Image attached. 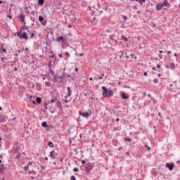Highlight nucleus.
Wrapping results in <instances>:
<instances>
[{
  "label": "nucleus",
  "mask_w": 180,
  "mask_h": 180,
  "mask_svg": "<svg viewBox=\"0 0 180 180\" xmlns=\"http://www.w3.org/2000/svg\"><path fill=\"white\" fill-rule=\"evenodd\" d=\"M3 122H5V117L0 115V123H3Z\"/></svg>",
  "instance_id": "nucleus-19"
},
{
  "label": "nucleus",
  "mask_w": 180,
  "mask_h": 180,
  "mask_svg": "<svg viewBox=\"0 0 180 180\" xmlns=\"http://www.w3.org/2000/svg\"><path fill=\"white\" fill-rule=\"evenodd\" d=\"M146 148H148V150L150 151L151 150V148L148 146V145H145Z\"/></svg>",
  "instance_id": "nucleus-37"
},
{
  "label": "nucleus",
  "mask_w": 180,
  "mask_h": 180,
  "mask_svg": "<svg viewBox=\"0 0 180 180\" xmlns=\"http://www.w3.org/2000/svg\"><path fill=\"white\" fill-rule=\"evenodd\" d=\"M93 79H94V78H92V77L89 78V81H92Z\"/></svg>",
  "instance_id": "nucleus-64"
},
{
  "label": "nucleus",
  "mask_w": 180,
  "mask_h": 180,
  "mask_svg": "<svg viewBox=\"0 0 180 180\" xmlns=\"http://www.w3.org/2000/svg\"><path fill=\"white\" fill-rule=\"evenodd\" d=\"M2 51H4V53H5V54H6V49H2Z\"/></svg>",
  "instance_id": "nucleus-46"
},
{
  "label": "nucleus",
  "mask_w": 180,
  "mask_h": 180,
  "mask_svg": "<svg viewBox=\"0 0 180 180\" xmlns=\"http://www.w3.org/2000/svg\"><path fill=\"white\" fill-rule=\"evenodd\" d=\"M93 168H94V165H92V163H88L86 165V169H85L86 174H89V172L92 171Z\"/></svg>",
  "instance_id": "nucleus-3"
},
{
  "label": "nucleus",
  "mask_w": 180,
  "mask_h": 180,
  "mask_svg": "<svg viewBox=\"0 0 180 180\" xmlns=\"http://www.w3.org/2000/svg\"><path fill=\"white\" fill-rule=\"evenodd\" d=\"M4 2H5V1L0 0V5H2V4H4Z\"/></svg>",
  "instance_id": "nucleus-54"
},
{
  "label": "nucleus",
  "mask_w": 180,
  "mask_h": 180,
  "mask_svg": "<svg viewBox=\"0 0 180 180\" xmlns=\"http://www.w3.org/2000/svg\"><path fill=\"white\" fill-rule=\"evenodd\" d=\"M30 37H31V39H33V37H34V33H32Z\"/></svg>",
  "instance_id": "nucleus-44"
},
{
  "label": "nucleus",
  "mask_w": 180,
  "mask_h": 180,
  "mask_svg": "<svg viewBox=\"0 0 180 180\" xmlns=\"http://www.w3.org/2000/svg\"><path fill=\"white\" fill-rule=\"evenodd\" d=\"M20 39H24L25 40H27L29 37H27V33L23 32L21 35Z\"/></svg>",
  "instance_id": "nucleus-12"
},
{
  "label": "nucleus",
  "mask_w": 180,
  "mask_h": 180,
  "mask_svg": "<svg viewBox=\"0 0 180 180\" xmlns=\"http://www.w3.org/2000/svg\"><path fill=\"white\" fill-rule=\"evenodd\" d=\"M54 81H56V82H59L60 84H61L63 82V79H64V76H54L53 78Z\"/></svg>",
  "instance_id": "nucleus-4"
},
{
  "label": "nucleus",
  "mask_w": 180,
  "mask_h": 180,
  "mask_svg": "<svg viewBox=\"0 0 180 180\" xmlns=\"http://www.w3.org/2000/svg\"><path fill=\"white\" fill-rule=\"evenodd\" d=\"M125 141H129V142H131V139L125 138Z\"/></svg>",
  "instance_id": "nucleus-40"
},
{
  "label": "nucleus",
  "mask_w": 180,
  "mask_h": 180,
  "mask_svg": "<svg viewBox=\"0 0 180 180\" xmlns=\"http://www.w3.org/2000/svg\"><path fill=\"white\" fill-rule=\"evenodd\" d=\"M153 82L154 84H158V79H154Z\"/></svg>",
  "instance_id": "nucleus-35"
},
{
  "label": "nucleus",
  "mask_w": 180,
  "mask_h": 180,
  "mask_svg": "<svg viewBox=\"0 0 180 180\" xmlns=\"http://www.w3.org/2000/svg\"><path fill=\"white\" fill-rule=\"evenodd\" d=\"M44 108H45L46 110H47V109H48L47 106H49V103H44Z\"/></svg>",
  "instance_id": "nucleus-34"
},
{
  "label": "nucleus",
  "mask_w": 180,
  "mask_h": 180,
  "mask_svg": "<svg viewBox=\"0 0 180 180\" xmlns=\"http://www.w3.org/2000/svg\"><path fill=\"white\" fill-rule=\"evenodd\" d=\"M74 172H78V167H75L73 169Z\"/></svg>",
  "instance_id": "nucleus-38"
},
{
  "label": "nucleus",
  "mask_w": 180,
  "mask_h": 180,
  "mask_svg": "<svg viewBox=\"0 0 180 180\" xmlns=\"http://www.w3.org/2000/svg\"><path fill=\"white\" fill-rule=\"evenodd\" d=\"M159 53H160V54H162V53H164V51H159Z\"/></svg>",
  "instance_id": "nucleus-59"
},
{
  "label": "nucleus",
  "mask_w": 180,
  "mask_h": 180,
  "mask_svg": "<svg viewBox=\"0 0 180 180\" xmlns=\"http://www.w3.org/2000/svg\"><path fill=\"white\" fill-rule=\"evenodd\" d=\"M132 8H133L134 9H135V10H137V9H138L137 6H133Z\"/></svg>",
  "instance_id": "nucleus-49"
},
{
  "label": "nucleus",
  "mask_w": 180,
  "mask_h": 180,
  "mask_svg": "<svg viewBox=\"0 0 180 180\" xmlns=\"http://www.w3.org/2000/svg\"><path fill=\"white\" fill-rule=\"evenodd\" d=\"M70 179L71 180H77V179L75 178V176H74V175L70 176Z\"/></svg>",
  "instance_id": "nucleus-33"
},
{
  "label": "nucleus",
  "mask_w": 180,
  "mask_h": 180,
  "mask_svg": "<svg viewBox=\"0 0 180 180\" xmlns=\"http://www.w3.org/2000/svg\"><path fill=\"white\" fill-rule=\"evenodd\" d=\"M166 168H169V171H172L174 169V163H166Z\"/></svg>",
  "instance_id": "nucleus-7"
},
{
  "label": "nucleus",
  "mask_w": 180,
  "mask_h": 180,
  "mask_svg": "<svg viewBox=\"0 0 180 180\" xmlns=\"http://www.w3.org/2000/svg\"><path fill=\"white\" fill-rule=\"evenodd\" d=\"M44 4V0H38V5L43 6Z\"/></svg>",
  "instance_id": "nucleus-18"
},
{
  "label": "nucleus",
  "mask_w": 180,
  "mask_h": 180,
  "mask_svg": "<svg viewBox=\"0 0 180 180\" xmlns=\"http://www.w3.org/2000/svg\"><path fill=\"white\" fill-rule=\"evenodd\" d=\"M102 89H103V98H109L110 96H113L114 93L112 90L107 89L106 86H102Z\"/></svg>",
  "instance_id": "nucleus-1"
},
{
  "label": "nucleus",
  "mask_w": 180,
  "mask_h": 180,
  "mask_svg": "<svg viewBox=\"0 0 180 180\" xmlns=\"http://www.w3.org/2000/svg\"><path fill=\"white\" fill-rule=\"evenodd\" d=\"M64 102H65V103H68L69 101H68V100L66 99L64 101Z\"/></svg>",
  "instance_id": "nucleus-55"
},
{
  "label": "nucleus",
  "mask_w": 180,
  "mask_h": 180,
  "mask_svg": "<svg viewBox=\"0 0 180 180\" xmlns=\"http://www.w3.org/2000/svg\"><path fill=\"white\" fill-rule=\"evenodd\" d=\"M39 22H42L43 20H44V18H43V16H41V15H39Z\"/></svg>",
  "instance_id": "nucleus-24"
},
{
  "label": "nucleus",
  "mask_w": 180,
  "mask_h": 180,
  "mask_svg": "<svg viewBox=\"0 0 180 180\" xmlns=\"http://www.w3.org/2000/svg\"><path fill=\"white\" fill-rule=\"evenodd\" d=\"M166 68H170V70H175V65L173 63H172L169 65H167Z\"/></svg>",
  "instance_id": "nucleus-10"
},
{
  "label": "nucleus",
  "mask_w": 180,
  "mask_h": 180,
  "mask_svg": "<svg viewBox=\"0 0 180 180\" xmlns=\"http://www.w3.org/2000/svg\"><path fill=\"white\" fill-rule=\"evenodd\" d=\"M174 57H176V56H178V54H177L176 53H175L174 54Z\"/></svg>",
  "instance_id": "nucleus-63"
},
{
  "label": "nucleus",
  "mask_w": 180,
  "mask_h": 180,
  "mask_svg": "<svg viewBox=\"0 0 180 180\" xmlns=\"http://www.w3.org/2000/svg\"><path fill=\"white\" fill-rule=\"evenodd\" d=\"M49 72H50V74L53 76V78H54V77L56 76V73L53 72V70H49Z\"/></svg>",
  "instance_id": "nucleus-22"
},
{
  "label": "nucleus",
  "mask_w": 180,
  "mask_h": 180,
  "mask_svg": "<svg viewBox=\"0 0 180 180\" xmlns=\"http://www.w3.org/2000/svg\"><path fill=\"white\" fill-rule=\"evenodd\" d=\"M29 165H33V162H28V167H29Z\"/></svg>",
  "instance_id": "nucleus-43"
},
{
  "label": "nucleus",
  "mask_w": 180,
  "mask_h": 180,
  "mask_svg": "<svg viewBox=\"0 0 180 180\" xmlns=\"http://www.w3.org/2000/svg\"><path fill=\"white\" fill-rule=\"evenodd\" d=\"M48 146H49V147H50L51 148H54V143H53L52 141H49V142L48 143Z\"/></svg>",
  "instance_id": "nucleus-17"
},
{
  "label": "nucleus",
  "mask_w": 180,
  "mask_h": 180,
  "mask_svg": "<svg viewBox=\"0 0 180 180\" xmlns=\"http://www.w3.org/2000/svg\"><path fill=\"white\" fill-rule=\"evenodd\" d=\"M49 108H50L51 113H54L56 112V108L53 107V104L49 105Z\"/></svg>",
  "instance_id": "nucleus-14"
},
{
  "label": "nucleus",
  "mask_w": 180,
  "mask_h": 180,
  "mask_svg": "<svg viewBox=\"0 0 180 180\" xmlns=\"http://www.w3.org/2000/svg\"><path fill=\"white\" fill-rule=\"evenodd\" d=\"M22 29H25L26 30H27L28 28H27V26L25 25L22 27Z\"/></svg>",
  "instance_id": "nucleus-41"
},
{
  "label": "nucleus",
  "mask_w": 180,
  "mask_h": 180,
  "mask_svg": "<svg viewBox=\"0 0 180 180\" xmlns=\"http://www.w3.org/2000/svg\"><path fill=\"white\" fill-rule=\"evenodd\" d=\"M20 157H22V154L18 153V155H16L15 158H16V160H19V158H20Z\"/></svg>",
  "instance_id": "nucleus-28"
},
{
  "label": "nucleus",
  "mask_w": 180,
  "mask_h": 180,
  "mask_svg": "<svg viewBox=\"0 0 180 180\" xmlns=\"http://www.w3.org/2000/svg\"><path fill=\"white\" fill-rule=\"evenodd\" d=\"M54 102H56V106H58V108H62L61 103H60V101L57 100V98L51 99L50 101H49L48 105H52V103H54Z\"/></svg>",
  "instance_id": "nucleus-2"
},
{
  "label": "nucleus",
  "mask_w": 180,
  "mask_h": 180,
  "mask_svg": "<svg viewBox=\"0 0 180 180\" xmlns=\"http://www.w3.org/2000/svg\"><path fill=\"white\" fill-rule=\"evenodd\" d=\"M24 169L25 171H27L29 169V165L25 166Z\"/></svg>",
  "instance_id": "nucleus-36"
},
{
  "label": "nucleus",
  "mask_w": 180,
  "mask_h": 180,
  "mask_svg": "<svg viewBox=\"0 0 180 180\" xmlns=\"http://www.w3.org/2000/svg\"><path fill=\"white\" fill-rule=\"evenodd\" d=\"M85 162H86L85 160L82 161V164H85Z\"/></svg>",
  "instance_id": "nucleus-60"
},
{
  "label": "nucleus",
  "mask_w": 180,
  "mask_h": 180,
  "mask_svg": "<svg viewBox=\"0 0 180 180\" xmlns=\"http://www.w3.org/2000/svg\"><path fill=\"white\" fill-rule=\"evenodd\" d=\"M143 75H144L145 77H147V72H145L143 73Z\"/></svg>",
  "instance_id": "nucleus-56"
},
{
  "label": "nucleus",
  "mask_w": 180,
  "mask_h": 180,
  "mask_svg": "<svg viewBox=\"0 0 180 180\" xmlns=\"http://www.w3.org/2000/svg\"><path fill=\"white\" fill-rule=\"evenodd\" d=\"M4 168H0V172H3Z\"/></svg>",
  "instance_id": "nucleus-57"
},
{
  "label": "nucleus",
  "mask_w": 180,
  "mask_h": 180,
  "mask_svg": "<svg viewBox=\"0 0 180 180\" xmlns=\"http://www.w3.org/2000/svg\"><path fill=\"white\" fill-rule=\"evenodd\" d=\"M112 143L115 146H117V140H113Z\"/></svg>",
  "instance_id": "nucleus-32"
},
{
  "label": "nucleus",
  "mask_w": 180,
  "mask_h": 180,
  "mask_svg": "<svg viewBox=\"0 0 180 180\" xmlns=\"http://www.w3.org/2000/svg\"><path fill=\"white\" fill-rule=\"evenodd\" d=\"M159 58H160V60H162V55H159Z\"/></svg>",
  "instance_id": "nucleus-50"
},
{
  "label": "nucleus",
  "mask_w": 180,
  "mask_h": 180,
  "mask_svg": "<svg viewBox=\"0 0 180 180\" xmlns=\"http://www.w3.org/2000/svg\"><path fill=\"white\" fill-rule=\"evenodd\" d=\"M152 70H153V71H157V69L155 68H153Z\"/></svg>",
  "instance_id": "nucleus-58"
},
{
  "label": "nucleus",
  "mask_w": 180,
  "mask_h": 180,
  "mask_svg": "<svg viewBox=\"0 0 180 180\" xmlns=\"http://www.w3.org/2000/svg\"><path fill=\"white\" fill-rule=\"evenodd\" d=\"M58 155V154L57 153H56L54 150H52L50 152L49 157H50L51 160H56V158H57Z\"/></svg>",
  "instance_id": "nucleus-5"
},
{
  "label": "nucleus",
  "mask_w": 180,
  "mask_h": 180,
  "mask_svg": "<svg viewBox=\"0 0 180 180\" xmlns=\"http://www.w3.org/2000/svg\"><path fill=\"white\" fill-rule=\"evenodd\" d=\"M75 71L78 72V68H76L75 69Z\"/></svg>",
  "instance_id": "nucleus-62"
},
{
  "label": "nucleus",
  "mask_w": 180,
  "mask_h": 180,
  "mask_svg": "<svg viewBox=\"0 0 180 180\" xmlns=\"http://www.w3.org/2000/svg\"><path fill=\"white\" fill-rule=\"evenodd\" d=\"M121 96L122 99H129V96H127L124 92L122 94Z\"/></svg>",
  "instance_id": "nucleus-16"
},
{
  "label": "nucleus",
  "mask_w": 180,
  "mask_h": 180,
  "mask_svg": "<svg viewBox=\"0 0 180 180\" xmlns=\"http://www.w3.org/2000/svg\"><path fill=\"white\" fill-rule=\"evenodd\" d=\"M98 13H99V15H102V13H103V11H100L98 12Z\"/></svg>",
  "instance_id": "nucleus-51"
},
{
  "label": "nucleus",
  "mask_w": 180,
  "mask_h": 180,
  "mask_svg": "<svg viewBox=\"0 0 180 180\" xmlns=\"http://www.w3.org/2000/svg\"><path fill=\"white\" fill-rule=\"evenodd\" d=\"M162 5L163 6H167V8H169L171 6V4L168 2V0H164Z\"/></svg>",
  "instance_id": "nucleus-11"
},
{
  "label": "nucleus",
  "mask_w": 180,
  "mask_h": 180,
  "mask_svg": "<svg viewBox=\"0 0 180 180\" xmlns=\"http://www.w3.org/2000/svg\"><path fill=\"white\" fill-rule=\"evenodd\" d=\"M156 68H161V65L160 64H158Z\"/></svg>",
  "instance_id": "nucleus-47"
},
{
  "label": "nucleus",
  "mask_w": 180,
  "mask_h": 180,
  "mask_svg": "<svg viewBox=\"0 0 180 180\" xmlns=\"http://www.w3.org/2000/svg\"><path fill=\"white\" fill-rule=\"evenodd\" d=\"M79 115L83 116V117H89V112H82L81 111L79 112Z\"/></svg>",
  "instance_id": "nucleus-9"
},
{
  "label": "nucleus",
  "mask_w": 180,
  "mask_h": 180,
  "mask_svg": "<svg viewBox=\"0 0 180 180\" xmlns=\"http://www.w3.org/2000/svg\"><path fill=\"white\" fill-rule=\"evenodd\" d=\"M25 49H22L18 51V53H22V51H24Z\"/></svg>",
  "instance_id": "nucleus-42"
},
{
  "label": "nucleus",
  "mask_w": 180,
  "mask_h": 180,
  "mask_svg": "<svg viewBox=\"0 0 180 180\" xmlns=\"http://www.w3.org/2000/svg\"><path fill=\"white\" fill-rule=\"evenodd\" d=\"M67 78H68V81H74V77L71 75H68Z\"/></svg>",
  "instance_id": "nucleus-20"
},
{
  "label": "nucleus",
  "mask_w": 180,
  "mask_h": 180,
  "mask_svg": "<svg viewBox=\"0 0 180 180\" xmlns=\"http://www.w3.org/2000/svg\"><path fill=\"white\" fill-rule=\"evenodd\" d=\"M17 36L20 39L22 37V31L17 32Z\"/></svg>",
  "instance_id": "nucleus-23"
},
{
  "label": "nucleus",
  "mask_w": 180,
  "mask_h": 180,
  "mask_svg": "<svg viewBox=\"0 0 180 180\" xmlns=\"http://www.w3.org/2000/svg\"><path fill=\"white\" fill-rule=\"evenodd\" d=\"M122 40H124V41H128L129 39L127 37H126L125 36H122Z\"/></svg>",
  "instance_id": "nucleus-26"
},
{
  "label": "nucleus",
  "mask_w": 180,
  "mask_h": 180,
  "mask_svg": "<svg viewBox=\"0 0 180 180\" xmlns=\"http://www.w3.org/2000/svg\"><path fill=\"white\" fill-rule=\"evenodd\" d=\"M68 27H69V29H71V27H72V25H70V24H69V25H68Z\"/></svg>",
  "instance_id": "nucleus-52"
},
{
  "label": "nucleus",
  "mask_w": 180,
  "mask_h": 180,
  "mask_svg": "<svg viewBox=\"0 0 180 180\" xmlns=\"http://www.w3.org/2000/svg\"><path fill=\"white\" fill-rule=\"evenodd\" d=\"M169 54H171V51H169L168 52H167V55L169 56Z\"/></svg>",
  "instance_id": "nucleus-61"
},
{
  "label": "nucleus",
  "mask_w": 180,
  "mask_h": 180,
  "mask_svg": "<svg viewBox=\"0 0 180 180\" xmlns=\"http://www.w3.org/2000/svg\"><path fill=\"white\" fill-rule=\"evenodd\" d=\"M103 77H105V74L102 73L101 76L98 77V79H103Z\"/></svg>",
  "instance_id": "nucleus-31"
},
{
  "label": "nucleus",
  "mask_w": 180,
  "mask_h": 180,
  "mask_svg": "<svg viewBox=\"0 0 180 180\" xmlns=\"http://www.w3.org/2000/svg\"><path fill=\"white\" fill-rule=\"evenodd\" d=\"M59 57H60V58H63V54L60 53Z\"/></svg>",
  "instance_id": "nucleus-53"
},
{
  "label": "nucleus",
  "mask_w": 180,
  "mask_h": 180,
  "mask_svg": "<svg viewBox=\"0 0 180 180\" xmlns=\"http://www.w3.org/2000/svg\"><path fill=\"white\" fill-rule=\"evenodd\" d=\"M27 96H29L28 98H30V99H32V98H33V96H29V94H27Z\"/></svg>",
  "instance_id": "nucleus-48"
},
{
  "label": "nucleus",
  "mask_w": 180,
  "mask_h": 180,
  "mask_svg": "<svg viewBox=\"0 0 180 180\" xmlns=\"http://www.w3.org/2000/svg\"><path fill=\"white\" fill-rule=\"evenodd\" d=\"M45 85H46V86H50V85H51V84L49 82H46Z\"/></svg>",
  "instance_id": "nucleus-30"
},
{
  "label": "nucleus",
  "mask_w": 180,
  "mask_h": 180,
  "mask_svg": "<svg viewBox=\"0 0 180 180\" xmlns=\"http://www.w3.org/2000/svg\"><path fill=\"white\" fill-rule=\"evenodd\" d=\"M25 15L23 14L20 15V20H21V22L24 23V25H26V21H25Z\"/></svg>",
  "instance_id": "nucleus-13"
},
{
  "label": "nucleus",
  "mask_w": 180,
  "mask_h": 180,
  "mask_svg": "<svg viewBox=\"0 0 180 180\" xmlns=\"http://www.w3.org/2000/svg\"><path fill=\"white\" fill-rule=\"evenodd\" d=\"M122 18H123L124 20H127V16L122 15Z\"/></svg>",
  "instance_id": "nucleus-39"
},
{
  "label": "nucleus",
  "mask_w": 180,
  "mask_h": 180,
  "mask_svg": "<svg viewBox=\"0 0 180 180\" xmlns=\"http://www.w3.org/2000/svg\"><path fill=\"white\" fill-rule=\"evenodd\" d=\"M130 56L132 58H134V60H137V57L136 56V55L131 53Z\"/></svg>",
  "instance_id": "nucleus-29"
},
{
  "label": "nucleus",
  "mask_w": 180,
  "mask_h": 180,
  "mask_svg": "<svg viewBox=\"0 0 180 180\" xmlns=\"http://www.w3.org/2000/svg\"><path fill=\"white\" fill-rule=\"evenodd\" d=\"M36 102H37V103H41V98L37 97L36 98Z\"/></svg>",
  "instance_id": "nucleus-21"
},
{
  "label": "nucleus",
  "mask_w": 180,
  "mask_h": 180,
  "mask_svg": "<svg viewBox=\"0 0 180 180\" xmlns=\"http://www.w3.org/2000/svg\"><path fill=\"white\" fill-rule=\"evenodd\" d=\"M144 2H146V0H139V3L140 4V5L143 6V4H144Z\"/></svg>",
  "instance_id": "nucleus-27"
},
{
  "label": "nucleus",
  "mask_w": 180,
  "mask_h": 180,
  "mask_svg": "<svg viewBox=\"0 0 180 180\" xmlns=\"http://www.w3.org/2000/svg\"><path fill=\"white\" fill-rule=\"evenodd\" d=\"M41 126H42V127H47V122H42Z\"/></svg>",
  "instance_id": "nucleus-25"
},
{
  "label": "nucleus",
  "mask_w": 180,
  "mask_h": 180,
  "mask_svg": "<svg viewBox=\"0 0 180 180\" xmlns=\"http://www.w3.org/2000/svg\"><path fill=\"white\" fill-rule=\"evenodd\" d=\"M162 8H164V6L161 3H159L156 5V11H160L162 9Z\"/></svg>",
  "instance_id": "nucleus-8"
},
{
  "label": "nucleus",
  "mask_w": 180,
  "mask_h": 180,
  "mask_svg": "<svg viewBox=\"0 0 180 180\" xmlns=\"http://www.w3.org/2000/svg\"><path fill=\"white\" fill-rule=\"evenodd\" d=\"M68 90V96L70 97L71 95H72V90H71V87L68 86L67 88Z\"/></svg>",
  "instance_id": "nucleus-15"
},
{
  "label": "nucleus",
  "mask_w": 180,
  "mask_h": 180,
  "mask_svg": "<svg viewBox=\"0 0 180 180\" xmlns=\"http://www.w3.org/2000/svg\"><path fill=\"white\" fill-rule=\"evenodd\" d=\"M65 56H67L68 57H70V53L65 52Z\"/></svg>",
  "instance_id": "nucleus-45"
},
{
  "label": "nucleus",
  "mask_w": 180,
  "mask_h": 180,
  "mask_svg": "<svg viewBox=\"0 0 180 180\" xmlns=\"http://www.w3.org/2000/svg\"><path fill=\"white\" fill-rule=\"evenodd\" d=\"M56 41H61V43H66L67 42V39L63 36L58 37L56 38Z\"/></svg>",
  "instance_id": "nucleus-6"
}]
</instances>
